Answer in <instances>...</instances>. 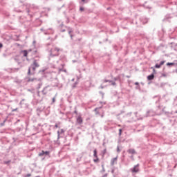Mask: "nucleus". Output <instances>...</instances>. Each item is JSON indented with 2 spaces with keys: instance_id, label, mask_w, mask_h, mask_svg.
Here are the masks:
<instances>
[{
  "instance_id": "393cba45",
  "label": "nucleus",
  "mask_w": 177,
  "mask_h": 177,
  "mask_svg": "<svg viewBox=\"0 0 177 177\" xmlns=\"http://www.w3.org/2000/svg\"><path fill=\"white\" fill-rule=\"evenodd\" d=\"M61 132H62V133H64V131H63V129H61Z\"/></svg>"
},
{
  "instance_id": "5701e85b",
  "label": "nucleus",
  "mask_w": 177,
  "mask_h": 177,
  "mask_svg": "<svg viewBox=\"0 0 177 177\" xmlns=\"http://www.w3.org/2000/svg\"><path fill=\"white\" fill-rule=\"evenodd\" d=\"M44 154H49V151H44Z\"/></svg>"
},
{
  "instance_id": "9d476101",
  "label": "nucleus",
  "mask_w": 177,
  "mask_h": 177,
  "mask_svg": "<svg viewBox=\"0 0 177 177\" xmlns=\"http://www.w3.org/2000/svg\"><path fill=\"white\" fill-rule=\"evenodd\" d=\"M93 157L97 158V151L96 149L93 151Z\"/></svg>"
},
{
  "instance_id": "4468645a",
  "label": "nucleus",
  "mask_w": 177,
  "mask_h": 177,
  "mask_svg": "<svg viewBox=\"0 0 177 177\" xmlns=\"http://www.w3.org/2000/svg\"><path fill=\"white\" fill-rule=\"evenodd\" d=\"M94 162H99V158H95V159H93Z\"/></svg>"
},
{
  "instance_id": "aec40b11",
  "label": "nucleus",
  "mask_w": 177,
  "mask_h": 177,
  "mask_svg": "<svg viewBox=\"0 0 177 177\" xmlns=\"http://www.w3.org/2000/svg\"><path fill=\"white\" fill-rule=\"evenodd\" d=\"M122 133V129H119V135H121Z\"/></svg>"
},
{
  "instance_id": "20e7f679",
  "label": "nucleus",
  "mask_w": 177,
  "mask_h": 177,
  "mask_svg": "<svg viewBox=\"0 0 177 177\" xmlns=\"http://www.w3.org/2000/svg\"><path fill=\"white\" fill-rule=\"evenodd\" d=\"M131 172H133V174L139 172L138 165H136L133 169H131Z\"/></svg>"
},
{
  "instance_id": "ddd939ff",
  "label": "nucleus",
  "mask_w": 177,
  "mask_h": 177,
  "mask_svg": "<svg viewBox=\"0 0 177 177\" xmlns=\"http://www.w3.org/2000/svg\"><path fill=\"white\" fill-rule=\"evenodd\" d=\"M167 66H175V63L168 62L167 63Z\"/></svg>"
},
{
  "instance_id": "bb28decb",
  "label": "nucleus",
  "mask_w": 177,
  "mask_h": 177,
  "mask_svg": "<svg viewBox=\"0 0 177 177\" xmlns=\"http://www.w3.org/2000/svg\"><path fill=\"white\" fill-rule=\"evenodd\" d=\"M135 85H139V83L138 82H136Z\"/></svg>"
},
{
  "instance_id": "a211bd4d",
  "label": "nucleus",
  "mask_w": 177,
  "mask_h": 177,
  "mask_svg": "<svg viewBox=\"0 0 177 177\" xmlns=\"http://www.w3.org/2000/svg\"><path fill=\"white\" fill-rule=\"evenodd\" d=\"M106 153H107V151L106 149H104L102 151V155L104 156V154H106Z\"/></svg>"
},
{
  "instance_id": "6ab92c4d",
  "label": "nucleus",
  "mask_w": 177,
  "mask_h": 177,
  "mask_svg": "<svg viewBox=\"0 0 177 177\" xmlns=\"http://www.w3.org/2000/svg\"><path fill=\"white\" fill-rule=\"evenodd\" d=\"M37 79H29L28 82H32V81L35 80Z\"/></svg>"
},
{
  "instance_id": "2eb2a0df",
  "label": "nucleus",
  "mask_w": 177,
  "mask_h": 177,
  "mask_svg": "<svg viewBox=\"0 0 177 177\" xmlns=\"http://www.w3.org/2000/svg\"><path fill=\"white\" fill-rule=\"evenodd\" d=\"M44 154H45V151H42L41 153H39V156L40 157H42V156H44Z\"/></svg>"
},
{
  "instance_id": "0eeeda50",
  "label": "nucleus",
  "mask_w": 177,
  "mask_h": 177,
  "mask_svg": "<svg viewBox=\"0 0 177 177\" xmlns=\"http://www.w3.org/2000/svg\"><path fill=\"white\" fill-rule=\"evenodd\" d=\"M111 165H115L117 164V158H114L111 160Z\"/></svg>"
},
{
  "instance_id": "412c9836",
  "label": "nucleus",
  "mask_w": 177,
  "mask_h": 177,
  "mask_svg": "<svg viewBox=\"0 0 177 177\" xmlns=\"http://www.w3.org/2000/svg\"><path fill=\"white\" fill-rule=\"evenodd\" d=\"M80 10H81V12H84V8L80 7Z\"/></svg>"
},
{
  "instance_id": "9b49d317",
  "label": "nucleus",
  "mask_w": 177,
  "mask_h": 177,
  "mask_svg": "<svg viewBox=\"0 0 177 177\" xmlns=\"http://www.w3.org/2000/svg\"><path fill=\"white\" fill-rule=\"evenodd\" d=\"M77 85H78V82H75L73 85H72V88H77Z\"/></svg>"
},
{
  "instance_id": "f03ea898",
  "label": "nucleus",
  "mask_w": 177,
  "mask_h": 177,
  "mask_svg": "<svg viewBox=\"0 0 177 177\" xmlns=\"http://www.w3.org/2000/svg\"><path fill=\"white\" fill-rule=\"evenodd\" d=\"M38 67H39V63L38 62V61H37V59H35L33 61V64H32V70H33V71H35V69L38 68Z\"/></svg>"
},
{
  "instance_id": "39448f33",
  "label": "nucleus",
  "mask_w": 177,
  "mask_h": 177,
  "mask_svg": "<svg viewBox=\"0 0 177 177\" xmlns=\"http://www.w3.org/2000/svg\"><path fill=\"white\" fill-rule=\"evenodd\" d=\"M165 63V61H162L160 64H156L155 65V68H161V66H164V64Z\"/></svg>"
},
{
  "instance_id": "cd10ccee",
  "label": "nucleus",
  "mask_w": 177,
  "mask_h": 177,
  "mask_svg": "<svg viewBox=\"0 0 177 177\" xmlns=\"http://www.w3.org/2000/svg\"><path fill=\"white\" fill-rule=\"evenodd\" d=\"M55 128H59V126L57 124H55Z\"/></svg>"
},
{
  "instance_id": "f8f14e48",
  "label": "nucleus",
  "mask_w": 177,
  "mask_h": 177,
  "mask_svg": "<svg viewBox=\"0 0 177 177\" xmlns=\"http://www.w3.org/2000/svg\"><path fill=\"white\" fill-rule=\"evenodd\" d=\"M104 82H111V85H115V82H111L110 80H104Z\"/></svg>"
},
{
  "instance_id": "f257e3e1",
  "label": "nucleus",
  "mask_w": 177,
  "mask_h": 177,
  "mask_svg": "<svg viewBox=\"0 0 177 177\" xmlns=\"http://www.w3.org/2000/svg\"><path fill=\"white\" fill-rule=\"evenodd\" d=\"M59 52H60V48L56 46H53L50 50L51 56H59Z\"/></svg>"
},
{
  "instance_id": "1a4fd4ad",
  "label": "nucleus",
  "mask_w": 177,
  "mask_h": 177,
  "mask_svg": "<svg viewBox=\"0 0 177 177\" xmlns=\"http://www.w3.org/2000/svg\"><path fill=\"white\" fill-rule=\"evenodd\" d=\"M127 151L128 153H129V154H135V153H136V151H135V149H130Z\"/></svg>"
},
{
  "instance_id": "b1692460",
  "label": "nucleus",
  "mask_w": 177,
  "mask_h": 177,
  "mask_svg": "<svg viewBox=\"0 0 177 177\" xmlns=\"http://www.w3.org/2000/svg\"><path fill=\"white\" fill-rule=\"evenodd\" d=\"M56 100H55V98L54 97V98H53V103H55V101Z\"/></svg>"
},
{
  "instance_id": "6e6552de",
  "label": "nucleus",
  "mask_w": 177,
  "mask_h": 177,
  "mask_svg": "<svg viewBox=\"0 0 177 177\" xmlns=\"http://www.w3.org/2000/svg\"><path fill=\"white\" fill-rule=\"evenodd\" d=\"M147 80H148L149 81H151V80H154V75H153V74H151V75H149V76L147 77Z\"/></svg>"
},
{
  "instance_id": "423d86ee",
  "label": "nucleus",
  "mask_w": 177,
  "mask_h": 177,
  "mask_svg": "<svg viewBox=\"0 0 177 177\" xmlns=\"http://www.w3.org/2000/svg\"><path fill=\"white\" fill-rule=\"evenodd\" d=\"M21 52H22V53L24 54V57H27V56H28V53H29V52H31V50H22Z\"/></svg>"
},
{
  "instance_id": "a878e982",
  "label": "nucleus",
  "mask_w": 177,
  "mask_h": 177,
  "mask_svg": "<svg viewBox=\"0 0 177 177\" xmlns=\"http://www.w3.org/2000/svg\"><path fill=\"white\" fill-rule=\"evenodd\" d=\"M57 133H58V136H60V131H58Z\"/></svg>"
},
{
  "instance_id": "dca6fc26",
  "label": "nucleus",
  "mask_w": 177,
  "mask_h": 177,
  "mask_svg": "<svg viewBox=\"0 0 177 177\" xmlns=\"http://www.w3.org/2000/svg\"><path fill=\"white\" fill-rule=\"evenodd\" d=\"M73 32V30H69L68 31V34H70V37L71 39H73V35H71V33Z\"/></svg>"
},
{
  "instance_id": "c85d7f7f",
  "label": "nucleus",
  "mask_w": 177,
  "mask_h": 177,
  "mask_svg": "<svg viewBox=\"0 0 177 177\" xmlns=\"http://www.w3.org/2000/svg\"><path fill=\"white\" fill-rule=\"evenodd\" d=\"M162 75H163V77H167V75H164V74H163Z\"/></svg>"
},
{
  "instance_id": "4be33fe9",
  "label": "nucleus",
  "mask_w": 177,
  "mask_h": 177,
  "mask_svg": "<svg viewBox=\"0 0 177 177\" xmlns=\"http://www.w3.org/2000/svg\"><path fill=\"white\" fill-rule=\"evenodd\" d=\"M3 48V44H2V43H0V48Z\"/></svg>"
},
{
  "instance_id": "f3484780",
  "label": "nucleus",
  "mask_w": 177,
  "mask_h": 177,
  "mask_svg": "<svg viewBox=\"0 0 177 177\" xmlns=\"http://www.w3.org/2000/svg\"><path fill=\"white\" fill-rule=\"evenodd\" d=\"M28 75H31V68H28Z\"/></svg>"
},
{
  "instance_id": "7c9ffc66",
  "label": "nucleus",
  "mask_w": 177,
  "mask_h": 177,
  "mask_svg": "<svg viewBox=\"0 0 177 177\" xmlns=\"http://www.w3.org/2000/svg\"><path fill=\"white\" fill-rule=\"evenodd\" d=\"M82 2H84V1H85V0H82Z\"/></svg>"
},
{
  "instance_id": "7ed1b4c3",
  "label": "nucleus",
  "mask_w": 177,
  "mask_h": 177,
  "mask_svg": "<svg viewBox=\"0 0 177 177\" xmlns=\"http://www.w3.org/2000/svg\"><path fill=\"white\" fill-rule=\"evenodd\" d=\"M77 123L81 125L82 122H84V120H82V117L81 115H79L76 119Z\"/></svg>"
},
{
  "instance_id": "c756f323",
  "label": "nucleus",
  "mask_w": 177,
  "mask_h": 177,
  "mask_svg": "<svg viewBox=\"0 0 177 177\" xmlns=\"http://www.w3.org/2000/svg\"><path fill=\"white\" fill-rule=\"evenodd\" d=\"M28 176H31V174H28Z\"/></svg>"
}]
</instances>
